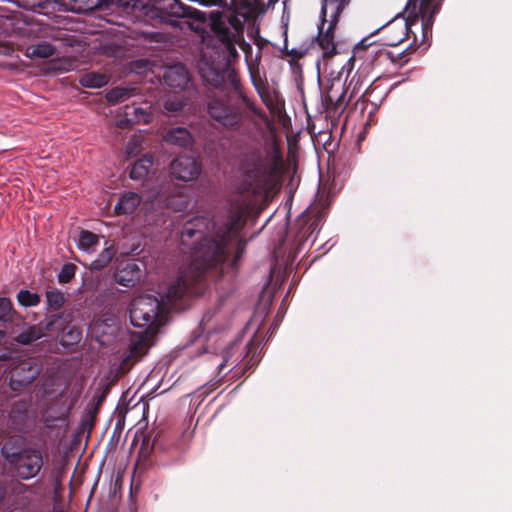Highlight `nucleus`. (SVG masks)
<instances>
[{
    "instance_id": "nucleus-32",
    "label": "nucleus",
    "mask_w": 512,
    "mask_h": 512,
    "mask_svg": "<svg viewBox=\"0 0 512 512\" xmlns=\"http://www.w3.org/2000/svg\"><path fill=\"white\" fill-rule=\"evenodd\" d=\"M16 315V311L13 308L12 302L7 297L0 298V321L1 322H12Z\"/></svg>"
},
{
    "instance_id": "nucleus-24",
    "label": "nucleus",
    "mask_w": 512,
    "mask_h": 512,
    "mask_svg": "<svg viewBox=\"0 0 512 512\" xmlns=\"http://www.w3.org/2000/svg\"><path fill=\"white\" fill-rule=\"evenodd\" d=\"M116 254V249L113 245H110L109 247L104 248L101 253L98 255V257L92 261L90 264V270L91 271H100L107 267L109 263L112 261Z\"/></svg>"
},
{
    "instance_id": "nucleus-38",
    "label": "nucleus",
    "mask_w": 512,
    "mask_h": 512,
    "mask_svg": "<svg viewBox=\"0 0 512 512\" xmlns=\"http://www.w3.org/2000/svg\"><path fill=\"white\" fill-rule=\"evenodd\" d=\"M183 107V101L179 100L178 98L167 99L164 102V108L168 112L177 113L182 111Z\"/></svg>"
},
{
    "instance_id": "nucleus-20",
    "label": "nucleus",
    "mask_w": 512,
    "mask_h": 512,
    "mask_svg": "<svg viewBox=\"0 0 512 512\" xmlns=\"http://www.w3.org/2000/svg\"><path fill=\"white\" fill-rule=\"evenodd\" d=\"M164 140L169 144L183 148L192 147L194 143L192 134L184 127H176L169 130L164 136Z\"/></svg>"
},
{
    "instance_id": "nucleus-21",
    "label": "nucleus",
    "mask_w": 512,
    "mask_h": 512,
    "mask_svg": "<svg viewBox=\"0 0 512 512\" xmlns=\"http://www.w3.org/2000/svg\"><path fill=\"white\" fill-rule=\"evenodd\" d=\"M141 202V197L135 192L124 193L118 203L115 205L114 212L116 215L132 214Z\"/></svg>"
},
{
    "instance_id": "nucleus-22",
    "label": "nucleus",
    "mask_w": 512,
    "mask_h": 512,
    "mask_svg": "<svg viewBox=\"0 0 512 512\" xmlns=\"http://www.w3.org/2000/svg\"><path fill=\"white\" fill-rule=\"evenodd\" d=\"M154 158L151 154H145L138 159L131 167L129 176L132 180L143 181L148 176L152 166Z\"/></svg>"
},
{
    "instance_id": "nucleus-40",
    "label": "nucleus",
    "mask_w": 512,
    "mask_h": 512,
    "mask_svg": "<svg viewBox=\"0 0 512 512\" xmlns=\"http://www.w3.org/2000/svg\"><path fill=\"white\" fill-rule=\"evenodd\" d=\"M140 150V143L136 138H132L129 140L126 146V153L129 157H134L138 154Z\"/></svg>"
},
{
    "instance_id": "nucleus-28",
    "label": "nucleus",
    "mask_w": 512,
    "mask_h": 512,
    "mask_svg": "<svg viewBox=\"0 0 512 512\" xmlns=\"http://www.w3.org/2000/svg\"><path fill=\"white\" fill-rule=\"evenodd\" d=\"M135 91V88L115 87L108 91L106 94V99L111 104H117L135 95Z\"/></svg>"
},
{
    "instance_id": "nucleus-17",
    "label": "nucleus",
    "mask_w": 512,
    "mask_h": 512,
    "mask_svg": "<svg viewBox=\"0 0 512 512\" xmlns=\"http://www.w3.org/2000/svg\"><path fill=\"white\" fill-rule=\"evenodd\" d=\"M65 11L88 13L108 5V0H53Z\"/></svg>"
},
{
    "instance_id": "nucleus-5",
    "label": "nucleus",
    "mask_w": 512,
    "mask_h": 512,
    "mask_svg": "<svg viewBox=\"0 0 512 512\" xmlns=\"http://www.w3.org/2000/svg\"><path fill=\"white\" fill-rule=\"evenodd\" d=\"M361 83V76L357 74L352 77L347 88L345 87V82L340 77L331 79L322 96L326 112L331 116H340L346 109L349 101L360 90Z\"/></svg>"
},
{
    "instance_id": "nucleus-43",
    "label": "nucleus",
    "mask_w": 512,
    "mask_h": 512,
    "mask_svg": "<svg viewBox=\"0 0 512 512\" xmlns=\"http://www.w3.org/2000/svg\"><path fill=\"white\" fill-rule=\"evenodd\" d=\"M207 81L210 84H212L213 86L218 87L222 82V77H220V75L218 73H215L213 79L212 80L207 79Z\"/></svg>"
},
{
    "instance_id": "nucleus-45",
    "label": "nucleus",
    "mask_w": 512,
    "mask_h": 512,
    "mask_svg": "<svg viewBox=\"0 0 512 512\" xmlns=\"http://www.w3.org/2000/svg\"><path fill=\"white\" fill-rule=\"evenodd\" d=\"M70 335L72 336V339L75 340V341H78L80 339V332H76L74 333L73 331L70 332Z\"/></svg>"
},
{
    "instance_id": "nucleus-12",
    "label": "nucleus",
    "mask_w": 512,
    "mask_h": 512,
    "mask_svg": "<svg viewBox=\"0 0 512 512\" xmlns=\"http://www.w3.org/2000/svg\"><path fill=\"white\" fill-rule=\"evenodd\" d=\"M319 231V219H310L309 216L299 217L295 225L291 228L294 233V242L296 244V251L301 250L305 243L313 236L315 232Z\"/></svg>"
},
{
    "instance_id": "nucleus-33",
    "label": "nucleus",
    "mask_w": 512,
    "mask_h": 512,
    "mask_svg": "<svg viewBox=\"0 0 512 512\" xmlns=\"http://www.w3.org/2000/svg\"><path fill=\"white\" fill-rule=\"evenodd\" d=\"M98 242L99 238L96 234L88 230H83L79 236L78 246L80 249L88 251L89 249L96 246Z\"/></svg>"
},
{
    "instance_id": "nucleus-15",
    "label": "nucleus",
    "mask_w": 512,
    "mask_h": 512,
    "mask_svg": "<svg viewBox=\"0 0 512 512\" xmlns=\"http://www.w3.org/2000/svg\"><path fill=\"white\" fill-rule=\"evenodd\" d=\"M387 94L388 93L385 89L373 82L365 89L364 93L355 102L354 108H359L361 113H363L366 109V105L370 103L372 107L376 109L381 105Z\"/></svg>"
},
{
    "instance_id": "nucleus-18",
    "label": "nucleus",
    "mask_w": 512,
    "mask_h": 512,
    "mask_svg": "<svg viewBox=\"0 0 512 512\" xmlns=\"http://www.w3.org/2000/svg\"><path fill=\"white\" fill-rule=\"evenodd\" d=\"M148 352L147 339L143 335L132 337L128 348V354L121 362L122 368H128L138 362Z\"/></svg>"
},
{
    "instance_id": "nucleus-9",
    "label": "nucleus",
    "mask_w": 512,
    "mask_h": 512,
    "mask_svg": "<svg viewBox=\"0 0 512 512\" xmlns=\"http://www.w3.org/2000/svg\"><path fill=\"white\" fill-rule=\"evenodd\" d=\"M344 8H340V5H333V12L330 15V20L328 22V26L324 29V26L327 22L325 18V22L323 23V18L321 17V24L318 27V35L316 37V42L318 46L321 48L323 52V57H331L336 54V42H335V29L339 22V17L343 12Z\"/></svg>"
},
{
    "instance_id": "nucleus-19",
    "label": "nucleus",
    "mask_w": 512,
    "mask_h": 512,
    "mask_svg": "<svg viewBox=\"0 0 512 512\" xmlns=\"http://www.w3.org/2000/svg\"><path fill=\"white\" fill-rule=\"evenodd\" d=\"M163 79L169 87L183 89L189 81L188 71L181 64L173 65L165 70Z\"/></svg>"
},
{
    "instance_id": "nucleus-44",
    "label": "nucleus",
    "mask_w": 512,
    "mask_h": 512,
    "mask_svg": "<svg viewBox=\"0 0 512 512\" xmlns=\"http://www.w3.org/2000/svg\"><path fill=\"white\" fill-rule=\"evenodd\" d=\"M29 488H30V487H29L28 485H26V484L18 483V484L15 486L14 490H15L16 492H18V493H24V492L28 491V490H29Z\"/></svg>"
},
{
    "instance_id": "nucleus-10",
    "label": "nucleus",
    "mask_w": 512,
    "mask_h": 512,
    "mask_svg": "<svg viewBox=\"0 0 512 512\" xmlns=\"http://www.w3.org/2000/svg\"><path fill=\"white\" fill-rule=\"evenodd\" d=\"M252 345V343H248L243 347L242 341L237 339L225 346L221 352V361L217 364V375H220L227 367L235 368L245 357V350Z\"/></svg>"
},
{
    "instance_id": "nucleus-13",
    "label": "nucleus",
    "mask_w": 512,
    "mask_h": 512,
    "mask_svg": "<svg viewBox=\"0 0 512 512\" xmlns=\"http://www.w3.org/2000/svg\"><path fill=\"white\" fill-rule=\"evenodd\" d=\"M409 23L406 20L395 19L381 28L384 45L397 46L405 39H409Z\"/></svg>"
},
{
    "instance_id": "nucleus-25",
    "label": "nucleus",
    "mask_w": 512,
    "mask_h": 512,
    "mask_svg": "<svg viewBox=\"0 0 512 512\" xmlns=\"http://www.w3.org/2000/svg\"><path fill=\"white\" fill-rule=\"evenodd\" d=\"M206 224L205 218L197 217L192 221L185 224L181 232L182 244L186 245L188 240L192 239L197 233L200 232V227Z\"/></svg>"
},
{
    "instance_id": "nucleus-7",
    "label": "nucleus",
    "mask_w": 512,
    "mask_h": 512,
    "mask_svg": "<svg viewBox=\"0 0 512 512\" xmlns=\"http://www.w3.org/2000/svg\"><path fill=\"white\" fill-rule=\"evenodd\" d=\"M164 311L162 301L153 295H140L130 305V320L136 327H151L159 324Z\"/></svg>"
},
{
    "instance_id": "nucleus-2",
    "label": "nucleus",
    "mask_w": 512,
    "mask_h": 512,
    "mask_svg": "<svg viewBox=\"0 0 512 512\" xmlns=\"http://www.w3.org/2000/svg\"><path fill=\"white\" fill-rule=\"evenodd\" d=\"M443 0H409L407 9L413 7V12L409 13L406 23H409V38L412 36V42L407 47V52H414L417 48L423 46L426 49L430 45L432 38V28L436 14L440 11Z\"/></svg>"
},
{
    "instance_id": "nucleus-11",
    "label": "nucleus",
    "mask_w": 512,
    "mask_h": 512,
    "mask_svg": "<svg viewBox=\"0 0 512 512\" xmlns=\"http://www.w3.org/2000/svg\"><path fill=\"white\" fill-rule=\"evenodd\" d=\"M200 169V164L191 156H179L170 165L171 175L186 182L196 179Z\"/></svg>"
},
{
    "instance_id": "nucleus-41",
    "label": "nucleus",
    "mask_w": 512,
    "mask_h": 512,
    "mask_svg": "<svg viewBox=\"0 0 512 512\" xmlns=\"http://www.w3.org/2000/svg\"><path fill=\"white\" fill-rule=\"evenodd\" d=\"M228 80L230 82V85L233 87L235 91H238L240 88V79L238 77V74L235 71H230L228 73Z\"/></svg>"
},
{
    "instance_id": "nucleus-26",
    "label": "nucleus",
    "mask_w": 512,
    "mask_h": 512,
    "mask_svg": "<svg viewBox=\"0 0 512 512\" xmlns=\"http://www.w3.org/2000/svg\"><path fill=\"white\" fill-rule=\"evenodd\" d=\"M43 330L38 325L29 326L15 337V341L22 345H28L43 336Z\"/></svg>"
},
{
    "instance_id": "nucleus-37",
    "label": "nucleus",
    "mask_w": 512,
    "mask_h": 512,
    "mask_svg": "<svg viewBox=\"0 0 512 512\" xmlns=\"http://www.w3.org/2000/svg\"><path fill=\"white\" fill-rule=\"evenodd\" d=\"M131 108L130 107H127V110L125 112V115L126 116H129V115H134L135 117V120L137 122H144V123H148L149 122V114L143 109V108H136V107H133L132 110L133 112H130Z\"/></svg>"
},
{
    "instance_id": "nucleus-16",
    "label": "nucleus",
    "mask_w": 512,
    "mask_h": 512,
    "mask_svg": "<svg viewBox=\"0 0 512 512\" xmlns=\"http://www.w3.org/2000/svg\"><path fill=\"white\" fill-rule=\"evenodd\" d=\"M410 52L403 50L400 53L394 54L385 48H381L374 53L372 58V65L375 68H381L386 64L390 63L398 67L404 66L410 59Z\"/></svg>"
},
{
    "instance_id": "nucleus-6",
    "label": "nucleus",
    "mask_w": 512,
    "mask_h": 512,
    "mask_svg": "<svg viewBox=\"0 0 512 512\" xmlns=\"http://www.w3.org/2000/svg\"><path fill=\"white\" fill-rule=\"evenodd\" d=\"M243 15H239L230 8L226 11H211L209 18L212 31L227 48H234L236 35L243 31Z\"/></svg>"
},
{
    "instance_id": "nucleus-39",
    "label": "nucleus",
    "mask_w": 512,
    "mask_h": 512,
    "mask_svg": "<svg viewBox=\"0 0 512 512\" xmlns=\"http://www.w3.org/2000/svg\"><path fill=\"white\" fill-rule=\"evenodd\" d=\"M17 2L27 10L36 11L44 8V0H17Z\"/></svg>"
},
{
    "instance_id": "nucleus-30",
    "label": "nucleus",
    "mask_w": 512,
    "mask_h": 512,
    "mask_svg": "<svg viewBox=\"0 0 512 512\" xmlns=\"http://www.w3.org/2000/svg\"><path fill=\"white\" fill-rule=\"evenodd\" d=\"M189 206L186 195L180 191L177 195L171 196L166 200V207L173 211H184Z\"/></svg>"
},
{
    "instance_id": "nucleus-3",
    "label": "nucleus",
    "mask_w": 512,
    "mask_h": 512,
    "mask_svg": "<svg viewBox=\"0 0 512 512\" xmlns=\"http://www.w3.org/2000/svg\"><path fill=\"white\" fill-rule=\"evenodd\" d=\"M19 443V439L7 440L1 448V453L20 479L29 480L36 477L43 468V453L34 447H20Z\"/></svg>"
},
{
    "instance_id": "nucleus-42",
    "label": "nucleus",
    "mask_w": 512,
    "mask_h": 512,
    "mask_svg": "<svg viewBox=\"0 0 512 512\" xmlns=\"http://www.w3.org/2000/svg\"><path fill=\"white\" fill-rule=\"evenodd\" d=\"M200 3L204 6L228 7L227 0H200Z\"/></svg>"
},
{
    "instance_id": "nucleus-29",
    "label": "nucleus",
    "mask_w": 512,
    "mask_h": 512,
    "mask_svg": "<svg viewBox=\"0 0 512 512\" xmlns=\"http://www.w3.org/2000/svg\"><path fill=\"white\" fill-rule=\"evenodd\" d=\"M17 301L23 307H35L40 304L41 297L38 293H33L27 289H21L17 293Z\"/></svg>"
},
{
    "instance_id": "nucleus-35",
    "label": "nucleus",
    "mask_w": 512,
    "mask_h": 512,
    "mask_svg": "<svg viewBox=\"0 0 512 512\" xmlns=\"http://www.w3.org/2000/svg\"><path fill=\"white\" fill-rule=\"evenodd\" d=\"M105 398H106V392L103 391L100 394L94 396L92 398L91 402L89 403V405L87 407L88 415L90 416V418L92 420H94L96 415L98 414L100 407H101L103 401L105 400Z\"/></svg>"
},
{
    "instance_id": "nucleus-14",
    "label": "nucleus",
    "mask_w": 512,
    "mask_h": 512,
    "mask_svg": "<svg viewBox=\"0 0 512 512\" xmlns=\"http://www.w3.org/2000/svg\"><path fill=\"white\" fill-rule=\"evenodd\" d=\"M142 269L135 260H129L122 263L114 274V280L117 284L131 288L141 279Z\"/></svg>"
},
{
    "instance_id": "nucleus-46",
    "label": "nucleus",
    "mask_w": 512,
    "mask_h": 512,
    "mask_svg": "<svg viewBox=\"0 0 512 512\" xmlns=\"http://www.w3.org/2000/svg\"><path fill=\"white\" fill-rule=\"evenodd\" d=\"M124 122H125V121H121V122L119 123V127H120V128H124V127H126V125H125V123H124Z\"/></svg>"
},
{
    "instance_id": "nucleus-23",
    "label": "nucleus",
    "mask_w": 512,
    "mask_h": 512,
    "mask_svg": "<svg viewBox=\"0 0 512 512\" xmlns=\"http://www.w3.org/2000/svg\"><path fill=\"white\" fill-rule=\"evenodd\" d=\"M108 82L109 76L96 72L85 73L79 79V83L86 88H101Z\"/></svg>"
},
{
    "instance_id": "nucleus-47",
    "label": "nucleus",
    "mask_w": 512,
    "mask_h": 512,
    "mask_svg": "<svg viewBox=\"0 0 512 512\" xmlns=\"http://www.w3.org/2000/svg\"><path fill=\"white\" fill-rule=\"evenodd\" d=\"M236 0H230V4H234Z\"/></svg>"
},
{
    "instance_id": "nucleus-27",
    "label": "nucleus",
    "mask_w": 512,
    "mask_h": 512,
    "mask_svg": "<svg viewBox=\"0 0 512 512\" xmlns=\"http://www.w3.org/2000/svg\"><path fill=\"white\" fill-rule=\"evenodd\" d=\"M27 56L31 58H50L55 54L53 45L43 42L31 45L26 50Z\"/></svg>"
},
{
    "instance_id": "nucleus-8",
    "label": "nucleus",
    "mask_w": 512,
    "mask_h": 512,
    "mask_svg": "<svg viewBox=\"0 0 512 512\" xmlns=\"http://www.w3.org/2000/svg\"><path fill=\"white\" fill-rule=\"evenodd\" d=\"M41 373V367L34 358H26L17 362L10 370L11 389L20 392L29 386Z\"/></svg>"
},
{
    "instance_id": "nucleus-31",
    "label": "nucleus",
    "mask_w": 512,
    "mask_h": 512,
    "mask_svg": "<svg viewBox=\"0 0 512 512\" xmlns=\"http://www.w3.org/2000/svg\"><path fill=\"white\" fill-rule=\"evenodd\" d=\"M47 305L51 310H59L64 302V294L58 289H51L46 292Z\"/></svg>"
},
{
    "instance_id": "nucleus-1",
    "label": "nucleus",
    "mask_w": 512,
    "mask_h": 512,
    "mask_svg": "<svg viewBox=\"0 0 512 512\" xmlns=\"http://www.w3.org/2000/svg\"><path fill=\"white\" fill-rule=\"evenodd\" d=\"M240 171L250 182L242 183L239 196L212 217L207 233L192 249L190 264L179 269L167 288L165 298L175 308L184 299L202 294L208 278L236 273L246 247L242 231L254 208L253 197L268 196L282 184L285 162L278 143L249 147L240 159Z\"/></svg>"
},
{
    "instance_id": "nucleus-36",
    "label": "nucleus",
    "mask_w": 512,
    "mask_h": 512,
    "mask_svg": "<svg viewBox=\"0 0 512 512\" xmlns=\"http://www.w3.org/2000/svg\"><path fill=\"white\" fill-rule=\"evenodd\" d=\"M349 2L350 0H323L320 13L322 14L323 23L325 22V17H327L328 6L340 5V8H345Z\"/></svg>"
},
{
    "instance_id": "nucleus-34",
    "label": "nucleus",
    "mask_w": 512,
    "mask_h": 512,
    "mask_svg": "<svg viewBox=\"0 0 512 512\" xmlns=\"http://www.w3.org/2000/svg\"><path fill=\"white\" fill-rule=\"evenodd\" d=\"M76 269L75 264L65 263L58 274V281L62 284L69 283L74 278Z\"/></svg>"
},
{
    "instance_id": "nucleus-4",
    "label": "nucleus",
    "mask_w": 512,
    "mask_h": 512,
    "mask_svg": "<svg viewBox=\"0 0 512 512\" xmlns=\"http://www.w3.org/2000/svg\"><path fill=\"white\" fill-rule=\"evenodd\" d=\"M204 110L213 121L230 131H238L244 121V110L229 96L208 95Z\"/></svg>"
}]
</instances>
